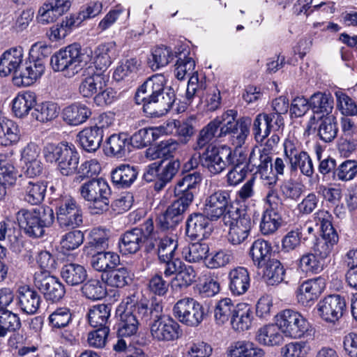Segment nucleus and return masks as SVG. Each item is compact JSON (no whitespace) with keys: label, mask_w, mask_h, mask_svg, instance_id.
I'll return each mask as SVG.
<instances>
[{"label":"nucleus","mask_w":357,"mask_h":357,"mask_svg":"<svg viewBox=\"0 0 357 357\" xmlns=\"http://www.w3.org/2000/svg\"><path fill=\"white\" fill-rule=\"evenodd\" d=\"M84 296L91 300H100L107 294L105 284L98 279H90L82 287Z\"/></svg>","instance_id":"nucleus-56"},{"label":"nucleus","mask_w":357,"mask_h":357,"mask_svg":"<svg viewBox=\"0 0 357 357\" xmlns=\"http://www.w3.org/2000/svg\"><path fill=\"white\" fill-rule=\"evenodd\" d=\"M36 105V96L33 91L19 93L13 100V112L17 117L22 118Z\"/></svg>","instance_id":"nucleus-38"},{"label":"nucleus","mask_w":357,"mask_h":357,"mask_svg":"<svg viewBox=\"0 0 357 357\" xmlns=\"http://www.w3.org/2000/svg\"><path fill=\"white\" fill-rule=\"evenodd\" d=\"M230 191L227 190H209L208 195L204 199L202 211L210 218L211 221H216L223 218L231 204Z\"/></svg>","instance_id":"nucleus-11"},{"label":"nucleus","mask_w":357,"mask_h":357,"mask_svg":"<svg viewBox=\"0 0 357 357\" xmlns=\"http://www.w3.org/2000/svg\"><path fill=\"white\" fill-rule=\"evenodd\" d=\"M213 349L208 343L197 340L186 345V357H209Z\"/></svg>","instance_id":"nucleus-64"},{"label":"nucleus","mask_w":357,"mask_h":357,"mask_svg":"<svg viewBox=\"0 0 357 357\" xmlns=\"http://www.w3.org/2000/svg\"><path fill=\"white\" fill-rule=\"evenodd\" d=\"M228 278L229 289L233 295H243L248 290L250 278L246 268L238 266L232 268L229 272Z\"/></svg>","instance_id":"nucleus-27"},{"label":"nucleus","mask_w":357,"mask_h":357,"mask_svg":"<svg viewBox=\"0 0 357 357\" xmlns=\"http://www.w3.org/2000/svg\"><path fill=\"white\" fill-rule=\"evenodd\" d=\"M86 61L78 43L71 44L60 50L51 57L50 63L54 71L61 72L67 77H73L85 66Z\"/></svg>","instance_id":"nucleus-4"},{"label":"nucleus","mask_w":357,"mask_h":357,"mask_svg":"<svg viewBox=\"0 0 357 357\" xmlns=\"http://www.w3.org/2000/svg\"><path fill=\"white\" fill-rule=\"evenodd\" d=\"M102 280L109 286L123 288L132 280L131 273L126 267L114 268L107 274L102 275Z\"/></svg>","instance_id":"nucleus-46"},{"label":"nucleus","mask_w":357,"mask_h":357,"mask_svg":"<svg viewBox=\"0 0 357 357\" xmlns=\"http://www.w3.org/2000/svg\"><path fill=\"white\" fill-rule=\"evenodd\" d=\"M140 62L136 58H131L123 61L115 70L114 77L120 81L127 77H133L138 70Z\"/></svg>","instance_id":"nucleus-62"},{"label":"nucleus","mask_w":357,"mask_h":357,"mask_svg":"<svg viewBox=\"0 0 357 357\" xmlns=\"http://www.w3.org/2000/svg\"><path fill=\"white\" fill-rule=\"evenodd\" d=\"M334 100L330 93H315L310 98V108L314 114H320V118L332 112Z\"/></svg>","instance_id":"nucleus-42"},{"label":"nucleus","mask_w":357,"mask_h":357,"mask_svg":"<svg viewBox=\"0 0 357 357\" xmlns=\"http://www.w3.org/2000/svg\"><path fill=\"white\" fill-rule=\"evenodd\" d=\"M271 250V245L268 241L261 238L255 240L250 250L254 264L258 268L263 266L269 260Z\"/></svg>","instance_id":"nucleus-45"},{"label":"nucleus","mask_w":357,"mask_h":357,"mask_svg":"<svg viewBox=\"0 0 357 357\" xmlns=\"http://www.w3.org/2000/svg\"><path fill=\"white\" fill-rule=\"evenodd\" d=\"M79 192L81 197L89 203L93 213H100L108 210L111 190L105 179H91L80 186Z\"/></svg>","instance_id":"nucleus-6"},{"label":"nucleus","mask_w":357,"mask_h":357,"mask_svg":"<svg viewBox=\"0 0 357 357\" xmlns=\"http://www.w3.org/2000/svg\"><path fill=\"white\" fill-rule=\"evenodd\" d=\"M284 153L290 164L291 171L300 169L301 172L311 177L314 173L312 160L305 151H298L291 142L284 144Z\"/></svg>","instance_id":"nucleus-19"},{"label":"nucleus","mask_w":357,"mask_h":357,"mask_svg":"<svg viewBox=\"0 0 357 357\" xmlns=\"http://www.w3.org/2000/svg\"><path fill=\"white\" fill-rule=\"evenodd\" d=\"M114 119V114L103 113L99 115L96 119H93V121L91 122L90 126L84 130L79 132L78 134H82L84 132L89 130L93 133L102 134L104 132H109V128L113 124Z\"/></svg>","instance_id":"nucleus-57"},{"label":"nucleus","mask_w":357,"mask_h":357,"mask_svg":"<svg viewBox=\"0 0 357 357\" xmlns=\"http://www.w3.org/2000/svg\"><path fill=\"white\" fill-rule=\"evenodd\" d=\"M90 109L84 104L75 103L63 111V119L69 125L77 126L84 122L91 115Z\"/></svg>","instance_id":"nucleus-41"},{"label":"nucleus","mask_w":357,"mask_h":357,"mask_svg":"<svg viewBox=\"0 0 357 357\" xmlns=\"http://www.w3.org/2000/svg\"><path fill=\"white\" fill-rule=\"evenodd\" d=\"M298 266L303 271L317 273L323 270L324 261L314 252H307L301 257Z\"/></svg>","instance_id":"nucleus-61"},{"label":"nucleus","mask_w":357,"mask_h":357,"mask_svg":"<svg viewBox=\"0 0 357 357\" xmlns=\"http://www.w3.org/2000/svg\"><path fill=\"white\" fill-rule=\"evenodd\" d=\"M138 172L129 165H122L112 172V182L121 188H128L136 180Z\"/></svg>","instance_id":"nucleus-44"},{"label":"nucleus","mask_w":357,"mask_h":357,"mask_svg":"<svg viewBox=\"0 0 357 357\" xmlns=\"http://www.w3.org/2000/svg\"><path fill=\"white\" fill-rule=\"evenodd\" d=\"M45 68L43 59L29 58L22 65L19 75L14 77V81L17 85L30 86L43 75Z\"/></svg>","instance_id":"nucleus-18"},{"label":"nucleus","mask_w":357,"mask_h":357,"mask_svg":"<svg viewBox=\"0 0 357 357\" xmlns=\"http://www.w3.org/2000/svg\"><path fill=\"white\" fill-rule=\"evenodd\" d=\"M169 47L160 46L154 48L148 58V63L153 70L166 66L174 57Z\"/></svg>","instance_id":"nucleus-47"},{"label":"nucleus","mask_w":357,"mask_h":357,"mask_svg":"<svg viewBox=\"0 0 357 357\" xmlns=\"http://www.w3.org/2000/svg\"><path fill=\"white\" fill-rule=\"evenodd\" d=\"M57 115V105L51 102H45L38 105L32 113V116L41 122L51 121L56 118Z\"/></svg>","instance_id":"nucleus-63"},{"label":"nucleus","mask_w":357,"mask_h":357,"mask_svg":"<svg viewBox=\"0 0 357 357\" xmlns=\"http://www.w3.org/2000/svg\"><path fill=\"white\" fill-rule=\"evenodd\" d=\"M284 128V119L282 116L265 113L259 114L254 120L252 124L253 134H270L271 132H282Z\"/></svg>","instance_id":"nucleus-25"},{"label":"nucleus","mask_w":357,"mask_h":357,"mask_svg":"<svg viewBox=\"0 0 357 357\" xmlns=\"http://www.w3.org/2000/svg\"><path fill=\"white\" fill-rule=\"evenodd\" d=\"M237 111L228 109L221 116L210 121L200 131L199 134H215L220 130L219 134H247L249 132L252 121L249 117H242L235 121Z\"/></svg>","instance_id":"nucleus-7"},{"label":"nucleus","mask_w":357,"mask_h":357,"mask_svg":"<svg viewBox=\"0 0 357 357\" xmlns=\"http://www.w3.org/2000/svg\"><path fill=\"white\" fill-rule=\"evenodd\" d=\"M210 218L204 213H195L189 215L186 222V234L192 240H202L211 231Z\"/></svg>","instance_id":"nucleus-24"},{"label":"nucleus","mask_w":357,"mask_h":357,"mask_svg":"<svg viewBox=\"0 0 357 357\" xmlns=\"http://www.w3.org/2000/svg\"><path fill=\"white\" fill-rule=\"evenodd\" d=\"M20 186L24 200L27 203L36 205L44 199L47 185L43 182L25 178L21 181Z\"/></svg>","instance_id":"nucleus-29"},{"label":"nucleus","mask_w":357,"mask_h":357,"mask_svg":"<svg viewBox=\"0 0 357 357\" xmlns=\"http://www.w3.org/2000/svg\"><path fill=\"white\" fill-rule=\"evenodd\" d=\"M176 100V95L172 87H165L151 102L144 103V112L151 116H160L172 108Z\"/></svg>","instance_id":"nucleus-17"},{"label":"nucleus","mask_w":357,"mask_h":357,"mask_svg":"<svg viewBox=\"0 0 357 357\" xmlns=\"http://www.w3.org/2000/svg\"><path fill=\"white\" fill-rule=\"evenodd\" d=\"M175 54L178 58L175 64V77L179 80H183L186 75H190L185 93L186 99L190 102L195 96H203V91L206 89V84L202 79H199L198 73L195 70V61L187 55L189 54L188 50L185 52L182 51Z\"/></svg>","instance_id":"nucleus-3"},{"label":"nucleus","mask_w":357,"mask_h":357,"mask_svg":"<svg viewBox=\"0 0 357 357\" xmlns=\"http://www.w3.org/2000/svg\"><path fill=\"white\" fill-rule=\"evenodd\" d=\"M256 340L262 345L273 347L283 341L282 332L277 321L276 324H267L261 327L257 332Z\"/></svg>","instance_id":"nucleus-35"},{"label":"nucleus","mask_w":357,"mask_h":357,"mask_svg":"<svg viewBox=\"0 0 357 357\" xmlns=\"http://www.w3.org/2000/svg\"><path fill=\"white\" fill-rule=\"evenodd\" d=\"M17 171L13 164L7 160L6 155L0 154V183L5 188L13 186L17 180Z\"/></svg>","instance_id":"nucleus-50"},{"label":"nucleus","mask_w":357,"mask_h":357,"mask_svg":"<svg viewBox=\"0 0 357 357\" xmlns=\"http://www.w3.org/2000/svg\"><path fill=\"white\" fill-rule=\"evenodd\" d=\"M40 294L29 286H20L17 291L16 304L19 310L26 314H34L41 303Z\"/></svg>","instance_id":"nucleus-23"},{"label":"nucleus","mask_w":357,"mask_h":357,"mask_svg":"<svg viewBox=\"0 0 357 357\" xmlns=\"http://www.w3.org/2000/svg\"><path fill=\"white\" fill-rule=\"evenodd\" d=\"M79 22H77L75 17L70 16L66 17L61 23H58L52 26L48 32L49 38L52 41H56L65 38L71 29L77 26Z\"/></svg>","instance_id":"nucleus-52"},{"label":"nucleus","mask_w":357,"mask_h":357,"mask_svg":"<svg viewBox=\"0 0 357 357\" xmlns=\"http://www.w3.org/2000/svg\"><path fill=\"white\" fill-rule=\"evenodd\" d=\"M162 306L159 304L151 305V311H158L157 317L151 315L150 324L152 337L159 342H171L179 339L183 334L179 324L169 317H162Z\"/></svg>","instance_id":"nucleus-8"},{"label":"nucleus","mask_w":357,"mask_h":357,"mask_svg":"<svg viewBox=\"0 0 357 357\" xmlns=\"http://www.w3.org/2000/svg\"><path fill=\"white\" fill-rule=\"evenodd\" d=\"M72 317L73 314L68 307H57L49 315V324L52 328H63L72 321Z\"/></svg>","instance_id":"nucleus-55"},{"label":"nucleus","mask_w":357,"mask_h":357,"mask_svg":"<svg viewBox=\"0 0 357 357\" xmlns=\"http://www.w3.org/2000/svg\"><path fill=\"white\" fill-rule=\"evenodd\" d=\"M316 308L322 320L335 324L342 317L346 310V301L339 294H331L320 300Z\"/></svg>","instance_id":"nucleus-16"},{"label":"nucleus","mask_w":357,"mask_h":357,"mask_svg":"<svg viewBox=\"0 0 357 357\" xmlns=\"http://www.w3.org/2000/svg\"><path fill=\"white\" fill-rule=\"evenodd\" d=\"M129 135H110L107 139V150L113 156L122 157L129 149Z\"/></svg>","instance_id":"nucleus-53"},{"label":"nucleus","mask_w":357,"mask_h":357,"mask_svg":"<svg viewBox=\"0 0 357 357\" xmlns=\"http://www.w3.org/2000/svg\"><path fill=\"white\" fill-rule=\"evenodd\" d=\"M145 237L143 229L138 227L126 231L119 243L120 252L123 255L136 253L140 250Z\"/></svg>","instance_id":"nucleus-28"},{"label":"nucleus","mask_w":357,"mask_h":357,"mask_svg":"<svg viewBox=\"0 0 357 357\" xmlns=\"http://www.w3.org/2000/svg\"><path fill=\"white\" fill-rule=\"evenodd\" d=\"M23 59L24 51L22 47H14L6 50L0 56V75H18Z\"/></svg>","instance_id":"nucleus-21"},{"label":"nucleus","mask_w":357,"mask_h":357,"mask_svg":"<svg viewBox=\"0 0 357 357\" xmlns=\"http://www.w3.org/2000/svg\"><path fill=\"white\" fill-rule=\"evenodd\" d=\"M60 273L62 279L70 286H77L82 284L87 277L85 268L75 263L63 265Z\"/></svg>","instance_id":"nucleus-40"},{"label":"nucleus","mask_w":357,"mask_h":357,"mask_svg":"<svg viewBox=\"0 0 357 357\" xmlns=\"http://www.w3.org/2000/svg\"><path fill=\"white\" fill-rule=\"evenodd\" d=\"M236 305L230 298H225L218 302L214 310L215 321L218 325L231 322Z\"/></svg>","instance_id":"nucleus-49"},{"label":"nucleus","mask_w":357,"mask_h":357,"mask_svg":"<svg viewBox=\"0 0 357 357\" xmlns=\"http://www.w3.org/2000/svg\"><path fill=\"white\" fill-rule=\"evenodd\" d=\"M34 285L43 294L47 301L52 303L60 301L64 296V285L49 271L40 270L34 274Z\"/></svg>","instance_id":"nucleus-13"},{"label":"nucleus","mask_w":357,"mask_h":357,"mask_svg":"<svg viewBox=\"0 0 357 357\" xmlns=\"http://www.w3.org/2000/svg\"><path fill=\"white\" fill-rule=\"evenodd\" d=\"M178 320L190 327L199 326L204 319L202 305L192 298H184L178 301L173 308Z\"/></svg>","instance_id":"nucleus-12"},{"label":"nucleus","mask_w":357,"mask_h":357,"mask_svg":"<svg viewBox=\"0 0 357 357\" xmlns=\"http://www.w3.org/2000/svg\"><path fill=\"white\" fill-rule=\"evenodd\" d=\"M253 320V312L250 305L241 303L236 305L231 319L232 328L237 331L248 330Z\"/></svg>","instance_id":"nucleus-36"},{"label":"nucleus","mask_w":357,"mask_h":357,"mask_svg":"<svg viewBox=\"0 0 357 357\" xmlns=\"http://www.w3.org/2000/svg\"><path fill=\"white\" fill-rule=\"evenodd\" d=\"M265 264L263 276L268 284L275 285L284 281L285 269L280 261L269 259Z\"/></svg>","instance_id":"nucleus-48"},{"label":"nucleus","mask_w":357,"mask_h":357,"mask_svg":"<svg viewBox=\"0 0 357 357\" xmlns=\"http://www.w3.org/2000/svg\"><path fill=\"white\" fill-rule=\"evenodd\" d=\"M248 170L254 174H261V177H267V174L271 173L273 163L271 155L261 151H252L246 165Z\"/></svg>","instance_id":"nucleus-31"},{"label":"nucleus","mask_w":357,"mask_h":357,"mask_svg":"<svg viewBox=\"0 0 357 357\" xmlns=\"http://www.w3.org/2000/svg\"><path fill=\"white\" fill-rule=\"evenodd\" d=\"M357 175V160H346L334 172V179L343 182L353 180Z\"/></svg>","instance_id":"nucleus-58"},{"label":"nucleus","mask_w":357,"mask_h":357,"mask_svg":"<svg viewBox=\"0 0 357 357\" xmlns=\"http://www.w3.org/2000/svg\"><path fill=\"white\" fill-rule=\"evenodd\" d=\"M231 149L227 146L216 147L208 146L202 153L201 165L211 174L216 175L221 173L229 166Z\"/></svg>","instance_id":"nucleus-15"},{"label":"nucleus","mask_w":357,"mask_h":357,"mask_svg":"<svg viewBox=\"0 0 357 357\" xmlns=\"http://www.w3.org/2000/svg\"><path fill=\"white\" fill-rule=\"evenodd\" d=\"M282 333L292 338H300L308 331L309 323L298 312L285 310L277 316Z\"/></svg>","instance_id":"nucleus-14"},{"label":"nucleus","mask_w":357,"mask_h":357,"mask_svg":"<svg viewBox=\"0 0 357 357\" xmlns=\"http://www.w3.org/2000/svg\"><path fill=\"white\" fill-rule=\"evenodd\" d=\"M313 219L321 231V238L314 244L313 252L324 261L331 254L339 237L332 225V216L327 211H318L313 215Z\"/></svg>","instance_id":"nucleus-5"},{"label":"nucleus","mask_w":357,"mask_h":357,"mask_svg":"<svg viewBox=\"0 0 357 357\" xmlns=\"http://www.w3.org/2000/svg\"><path fill=\"white\" fill-rule=\"evenodd\" d=\"M185 210L174 202L157 218V226L163 231L174 228L183 219Z\"/></svg>","instance_id":"nucleus-33"},{"label":"nucleus","mask_w":357,"mask_h":357,"mask_svg":"<svg viewBox=\"0 0 357 357\" xmlns=\"http://www.w3.org/2000/svg\"><path fill=\"white\" fill-rule=\"evenodd\" d=\"M120 264V257L114 252L97 251L90 258V265L93 270L107 274Z\"/></svg>","instance_id":"nucleus-30"},{"label":"nucleus","mask_w":357,"mask_h":357,"mask_svg":"<svg viewBox=\"0 0 357 357\" xmlns=\"http://www.w3.org/2000/svg\"><path fill=\"white\" fill-rule=\"evenodd\" d=\"M165 77L160 74H156L148 78L137 89L135 100L137 104L140 102H151L159 92L164 89Z\"/></svg>","instance_id":"nucleus-22"},{"label":"nucleus","mask_w":357,"mask_h":357,"mask_svg":"<svg viewBox=\"0 0 357 357\" xmlns=\"http://www.w3.org/2000/svg\"><path fill=\"white\" fill-rule=\"evenodd\" d=\"M178 242L174 237L164 236L159 239L157 255L160 261H167L175 255Z\"/></svg>","instance_id":"nucleus-59"},{"label":"nucleus","mask_w":357,"mask_h":357,"mask_svg":"<svg viewBox=\"0 0 357 357\" xmlns=\"http://www.w3.org/2000/svg\"><path fill=\"white\" fill-rule=\"evenodd\" d=\"M180 161L174 160L169 161L161 170L160 173V181H157L155 183V190H161L164 187L170 182L177 174L180 168Z\"/></svg>","instance_id":"nucleus-60"},{"label":"nucleus","mask_w":357,"mask_h":357,"mask_svg":"<svg viewBox=\"0 0 357 357\" xmlns=\"http://www.w3.org/2000/svg\"><path fill=\"white\" fill-rule=\"evenodd\" d=\"M116 56V45L114 41L102 43L93 52V63L100 70L107 69Z\"/></svg>","instance_id":"nucleus-32"},{"label":"nucleus","mask_w":357,"mask_h":357,"mask_svg":"<svg viewBox=\"0 0 357 357\" xmlns=\"http://www.w3.org/2000/svg\"><path fill=\"white\" fill-rule=\"evenodd\" d=\"M326 287L325 279L318 277L303 282L296 291L298 301L305 306L311 305Z\"/></svg>","instance_id":"nucleus-20"},{"label":"nucleus","mask_w":357,"mask_h":357,"mask_svg":"<svg viewBox=\"0 0 357 357\" xmlns=\"http://www.w3.org/2000/svg\"><path fill=\"white\" fill-rule=\"evenodd\" d=\"M20 227L30 237H41L45 228L54 222V211L47 207H38L32 210L22 208L16 214Z\"/></svg>","instance_id":"nucleus-2"},{"label":"nucleus","mask_w":357,"mask_h":357,"mask_svg":"<svg viewBox=\"0 0 357 357\" xmlns=\"http://www.w3.org/2000/svg\"><path fill=\"white\" fill-rule=\"evenodd\" d=\"M21 326L20 317L8 310H0V337H4L10 332L18 330Z\"/></svg>","instance_id":"nucleus-51"},{"label":"nucleus","mask_w":357,"mask_h":357,"mask_svg":"<svg viewBox=\"0 0 357 357\" xmlns=\"http://www.w3.org/2000/svg\"><path fill=\"white\" fill-rule=\"evenodd\" d=\"M225 225L229 227L228 241L239 245L250 235L252 222L249 215L238 208H231L223 217Z\"/></svg>","instance_id":"nucleus-9"},{"label":"nucleus","mask_w":357,"mask_h":357,"mask_svg":"<svg viewBox=\"0 0 357 357\" xmlns=\"http://www.w3.org/2000/svg\"><path fill=\"white\" fill-rule=\"evenodd\" d=\"M120 320L118 335L121 337H131L137 334L139 326L151 320V315L157 317L158 311H151V307L144 301L135 302L128 298L124 307L118 309Z\"/></svg>","instance_id":"nucleus-1"},{"label":"nucleus","mask_w":357,"mask_h":357,"mask_svg":"<svg viewBox=\"0 0 357 357\" xmlns=\"http://www.w3.org/2000/svg\"><path fill=\"white\" fill-rule=\"evenodd\" d=\"M208 251L209 248L207 244L197 242L185 247L182 250V255L186 261L195 263L206 259V256Z\"/></svg>","instance_id":"nucleus-54"},{"label":"nucleus","mask_w":357,"mask_h":357,"mask_svg":"<svg viewBox=\"0 0 357 357\" xmlns=\"http://www.w3.org/2000/svg\"><path fill=\"white\" fill-rule=\"evenodd\" d=\"M56 221L63 229H75L83 223V211L77 202L70 196L62 197L56 202Z\"/></svg>","instance_id":"nucleus-10"},{"label":"nucleus","mask_w":357,"mask_h":357,"mask_svg":"<svg viewBox=\"0 0 357 357\" xmlns=\"http://www.w3.org/2000/svg\"><path fill=\"white\" fill-rule=\"evenodd\" d=\"M82 80L79 91L82 96L89 98L106 86L107 77L102 73L94 72L93 68L88 69L87 75Z\"/></svg>","instance_id":"nucleus-26"},{"label":"nucleus","mask_w":357,"mask_h":357,"mask_svg":"<svg viewBox=\"0 0 357 357\" xmlns=\"http://www.w3.org/2000/svg\"><path fill=\"white\" fill-rule=\"evenodd\" d=\"M110 316L111 306L107 304L95 305L87 314L89 324L93 328L109 327Z\"/></svg>","instance_id":"nucleus-39"},{"label":"nucleus","mask_w":357,"mask_h":357,"mask_svg":"<svg viewBox=\"0 0 357 357\" xmlns=\"http://www.w3.org/2000/svg\"><path fill=\"white\" fill-rule=\"evenodd\" d=\"M281 223L282 218L278 208H266L261 218L260 231L264 236L273 234L279 229Z\"/></svg>","instance_id":"nucleus-43"},{"label":"nucleus","mask_w":357,"mask_h":357,"mask_svg":"<svg viewBox=\"0 0 357 357\" xmlns=\"http://www.w3.org/2000/svg\"><path fill=\"white\" fill-rule=\"evenodd\" d=\"M227 355V357H264L265 351L252 342L239 340L228 347Z\"/></svg>","instance_id":"nucleus-34"},{"label":"nucleus","mask_w":357,"mask_h":357,"mask_svg":"<svg viewBox=\"0 0 357 357\" xmlns=\"http://www.w3.org/2000/svg\"><path fill=\"white\" fill-rule=\"evenodd\" d=\"M79 159V153L74 145L68 144L58 162L61 173L64 176H70L75 173L78 167Z\"/></svg>","instance_id":"nucleus-37"}]
</instances>
